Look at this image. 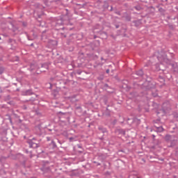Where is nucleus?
I'll list each match as a JSON object with an SVG mask.
<instances>
[{
    "label": "nucleus",
    "instance_id": "1",
    "mask_svg": "<svg viewBox=\"0 0 178 178\" xmlns=\"http://www.w3.org/2000/svg\"><path fill=\"white\" fill-rule=\"evenodd\" d=\"M27 143L29 145V148H38L40 147V141L37 140L35 138L29 140Z\"/></svg>",
    "mask_w": 178,
    "mask_h": 178
},
{
    "label": "nucleus",
    "instance_id": "2",
    "mask_svg": "<svg viewBox=\"0 0 178 178\" xmlns=\"http://www.w3.org/2000/svg\"><path fill=\"white\" fill-rule=\"evenodd\" d=\"M63 24V19L62 18H59L56 22V26H62Z\"/></svg>",
    "mask_w": 178,
    "mask_h": 178
},
{
    "label": "nucleus",
    "instance_id": "3",
    "mask_svg": "<svg viewBox=\"0 0 178 178\" xmlns=\"http://www.w3.org/2000/svg\"><path fill=\"white\" fill-rule=\"evenodd\" d=\"M157 59L160 62H165L166 63H168L169 62V60H168V58H166V57H164V58L157 57Z\"/></svg>",
    "mask_w": 178,
    "mask_h": 178
},
{
    "label": "nucleus",
    "instance_id": "4",
    "mask_svg": "<svg viewBox=\"0 0 178 178\" xmlns=\"http://www.w3.org/2000/svg\"><path fill=\"white\" fill-rule=\"evenodd\" d=\"M35 69H37V65H35V64H31L29 70H30V72H33V70H35Z\"/></svg>",
    "mask_w": 178,
    "mask_h": 178
},
{
    "label": "nucleus",
    "instance_id": "5",
    "mask_svg": "<svg viewBox=\"0 0 178 178\" xmlns=\"http://www.w3.org/2000/svg\"><path fill=\"white\" fill-rule=\"evenodd\" d=\"M136 74L137 76H143L144 75V72L143 71V70H140L136 72Z\"/></svg>",
    "mask_w": 178,
    "mask_h": 178
},
{
    "label": "nucleus",
    "instance_id": "6",
    "mask_svg": "<svg viewBox=\"0 0 178 178\" xmlns=\"http://www.w3.org/2000/svg\"><path fill=\"white\" fill-rule=\"evenodd\" d=\"M25 95H33V90L29 89L25 92Z\"/></svg>",
    "mask_w": 178,
    "mask_h": 178
},
{
    "label": "nucleus",
    "instance_id": "7",
    "mask_svg": "<svg viewBox=\"0 0 178 178\" xmlns=\"http://www.w3.org/2000/svg\"><path fill=\"white\" fill-rule=\"evenodd\" d=\"M165 141H172V136L170 135H166L165 136Z\"/></svg>",
    "mask_w": 178,
    "mask_h": 178
},
{
    "label": "nucleus",
    "instance_id": "8",
    "mask_svg": "<svg viewBox=\"0 0 178 178\" xmlns=\"http://www.w3.org/2000/svg\"><path fill=\"white\" fill-rule=\"evenodd\" d=\"M42 69H45L46 70H48V64L44 63V64H42L41 65Z\"/></svg>",
    "mask_w": 178,
    "mask_h": 178
},
{
    "label": "nucleus",
    "instance_id": "9",
    "mask_svg": "<svg viewBox=\"0 0 178 178\" xmlns=\"http://www.w3.org/2000/svg\"><path fill=\"white\" fill-rule=\"evenodd\" d=\"M134 24H135L136 27H138L140 26V24H141V23L140 22V21H135Z\"/></svg>",
    "mask_w": 178,
    "mask_h": 178
},
{
    "label": "nucleus",
    "instance_id": "10",
    "mask_svg": "<svg viewBox=\"0 0 178 178\" xmlns=\"http://www.w3.org/2000/svg\"><path fill=\"white\" fill-rule=\"evenodd\" d=\"M5 71V68L3 67H0V74H2Z\"/></svg>",
    "mask_w": 178,
    "mask_h": 178
},
{
    "label": "nucleus",
    "instance_id": "11",
    "mask_svg": "<svg viewBox=\"0 0 178 178\" xmlns=\"http://www.w3.org/2000/svg\"><path fill=\"white\" fill-rule=\"evenodd\" d=\"M157 130H158V131L161 133V131H163V127H158Z\"/></svg>",
    "mask_w": 178,
    "mask_h": 178
},
{
    "label": "nucleus",
    "instance_id": "12",
    "mask_svg": "<svg viewBox=\"0 0 178 178\" xmlns=\"http://www.w3.org/2000/svg\"><path fill=\"white\" fill-rule=\"evenodd\" d=\"M51 144L54 148H56V143H55V141L52 140Z\"/></svg>",
    "mask_w": 178,
    "mask_h": 178
},
{
    "label": "nucleus",
    "instance_id": "13",
    "mask_svg": "<svg viewBox=\"0 0 178 178\" xmlns=\"http://www.w3.org/2000/svg\"><path fill=\"white\" fill-rule=\"evenodd\" d=\"M159 11L161 12V13H163L165 12V10L162 8H159Z\"/></svg>",
    "mask_w": 178,
    "mask_h": 178
},
{
    "label": "nucleus",
    "instance_id": "14",
    "mask_svg": "<svg viewBox=\"0 0 178 178\" xmlns=\"http://www.w3.org/2000/svg\"><path fill=\"white\" fill-rule=\"evenodd\" d=\"M99 130H102L103 133H105L106 131V129H103L102 127H99Z\"/></svg>",
    "mask_w": 178,
    "mask_h": 178
},
{
    "label": "nucleus",
    "instance_id": "15",
    "mask_svg": "<svg viewBox=\"0 0 178 178\" xmlns=\"http://www.w3.org/2000/svg\"><path fill=\"white\" fill-rule=\"evenodd\" d=\"M135 8L136 9V10H141V7H140V6H136V7H135Z\"/></svg>",
    "mask_w": 178,
    "mask_h": 178
},
{
    "label": "nucleus",
    "instance_id": "16",
    "mask_svg": "<svg viewBox=\"0 0 178 178\" xmlns=\"http://www.w3.org/2000/svg\"><path fill=\"white\" fill-rule=\"evenodd\" d=\"M104 88H109V86H108V84L106 83V84H104Z\"/></svg>",
    "mask_w": 178,
    "mask_h": 178
},
{
    "label": "nucleus",
    "instance_id": "17",
    "mask_svg": "<svg viewBox=\"0 0 178 178\" xmlns=\"http://www.w3.org/2000/svg\"><path fill=\"white\" fill-rule=\"evenodd\" d=\"M8 119H9V120H10V123L12 124V118H10V116H9V117H8Z\"/></svg>",
    "mask_w": 178,
    "mask_h": 178
},
{
    "label": "nucleus",
    "instance_id": "18",
    "mask_svg": "<svg viewBox=\"0 0 178 178\" xmlns=\"http://www.w3.org/2000/svg\"><path fill=\"white\" fill-rule=\"evenodd\" d=\"M27 35V38H28V40H29V41H31V40H33V39H31L30 38V36H29V35Z\"/></svg>",
    "mask_w": 178,
    "mask_h": 178
},
{
    "label": "nucleus",
    "instance_id": "19",
    "mask_svg": "<svg viewBox=\"0 0 178 178\" xmlns=\"http://www.w3.org/2000/svg\"><path fill=\"white\" fill-rule=\"evenodd\" d=\"M22 108L24 109V111H26V109H27V106H22Z\"/></svg>",
    "mask_w": 178,
    "mask_h": 178
},
{
    "label": "nucleus",
    "instance_id": "20",
    "mask_svg": "<svg viewBox=\"0 0 178 178\" xmlns=\"http://www.w3.org/2000/svg\"><path fill=\"white\" fill-rule=\"evenodd\" d=\"M47 141H51V138L50 137H47Z\"/></svg>",
    "mask_w": 178,
    "mask_h": 178
},
{
    "label": "nucleus",
    "instance_id": "21",
    "mask_svg": "<svg viewBox=\"0 0 178 178\" xmlns=\"http://www.w3.org/2000/svg\"><path fill=\"white\" fill-rule=\"evenodd\" d=\"M109 72H110L109 69L106 70V73H109Z\"/></svg>",
    "mask_w": 178,
    "mask_h": 178
},
{
    "label": "nucleus",
    "instance_id": "22",
    "mask_svg": "<svg viewBox=\"0 0 178 178\" xmlns=\"http://www.w3.org/2000/svg\"><path fill=\"white\" fill-rule=\"evenodd\" d=\"M72 140H74V138H72V137H71V138H70V141H72Z\"/></svg>",
    "mask_w": 178,
    "mask_h": 178
},
{
    "label": "nucleus",
    "instance_id": "23",
    "mask_svg": "<svg viewBox=\"0 0 178 178\" xmlns=\"http://www.w3.org/2000/svg\"><path fill=\"white\" fill-rule=\"evenodd\" d=\"M170 147H173V142L171 143Z\"/></svg>",
    "mask_w": 178,
    "mask_h": 178
},
{
    "label": "nucleus",
    "instance_id": "24",
    "mask_svg": "<svg viewBox=\"0 0 178 178\" xmlns=\"http://www.w3.org/2000/svg\"><path fill=\"white\" fill-rule=\"evenodd\" d=\"M60 114L61 115H65V113H62V112H59Z\"/></svg>",
    "mask_w": 178,
    "mask_h": 178
},
{
    "label": "nucleus",
    "instance_id": "25",
    "mask_svg": "<svg viewBox=\"0 0 178 178\" xmlns=\"http://www.w3.org/2000/svg\"><path fill=\"white\" fill-rule=\"evenodd\" d=\"M152 95H153V97H156L157 95L156 94H154V95L153 94Z\"/></svg>",
    "mask_w": 178,
    "mask_h": 178
},
{
    "label": "nucleus",
    "instance_id": "26",
    "mask_svg": "<svg viewBox=\"0 0 178 178\" xmlns=\"http://www.w3.org/2000/svg\"><path fill=\"white\" fill-rule=\"evenodd\" d=\"M9 42H12V39H9Z\"/></svg>",
    "mask_w": 178,
    "mask_h": 178
},
{
    "label": "nucleus",
    "instance_id": "27",
    "mask_svg": "<svg viewBox=\"0 0 178 178\" xmlns=\"http://www.w3.org/2000/svg\"><path fill=\"white\" fill-rule=\"evenodd\" d=\"M101 60H104V57H102V58H101Z\"/></svg>",
    "mask_w": 178,
    "mask_h": 178
},
{
    "label": "nucleus",
    "instance_id": "28",
    "mask_svg": "<svg viewBox=\"0 0 178 178\" xmlns=\"http://www.w3.org/2000/svg\"><path fill=\"white\" fill-rule=\"evenodd\" d=\"M116 29H119V26H118V25H117V26H116Z\"/></svg>",
    "mask_w": 178,
    "mask_h": 178
},
{
    "label": "nucleus",
    "instance_id": "29",
    "mask_svg": "<svg viewBox=\"0 0 178 178\" xmlns=\"http://www.w3.org/2000/svg\"><path fill=\"white\" fill-rule=\"evenodd\" d=\"M117 15H120V13H117Z\"/></svg>",
    "mask_w": 178,
    "mask_h": 178
},
{
    "label": "nucleus",
    "instance_id": "30",
    "mask_svg": "<svg viewBox=\"0 0 178 178\" xmlns=\"http://www.w3.org/2000/svg\"><path fill=\"white\" fill-rule=\"evenodd\" d=\"M41 72H45V70H41Z\"/></svg>",
    "mask_w": 178,
    "mask_h": 178
},
{
    "label": "nucleus",
    "instance_id": "31",
    "mask_svg": "<svg viewBox=\"0 0 178 178\" xmlns=\"http://www.w3.org/2000/svg\"><path fill=\"white\" fill-rule=\"evenodd\" d=\"M4 37H7V35H3Z\"/></svg>",
    "mask_w": 178,
    "mask_h": 178
},
{
    "label": "nucleus",
    "instance_id": "32",
    "mask_svg": "<svg viewBox=\"0 0 178 178\" xmlns=\"http://www.w3.org/2000/svg\"><path fill=\"white\" fill-rule=\"evenodd\" d=\"M33 44L32 43V44H31V46L33 47Z\"/></svg>",
    "mask_w": 178,
    "mask_h": 178
},
{
    "label": "nucleus",
    "instance_id": "33",
    "mask_svg": "<svg viewBox=\"0 0 178 178\" xmlns=\"http://www.w3.org/2000/svg\"><path fill=\"white\" fill-rule=\"evenodd\" d=\"M135 177H136V178H140V177H137V176H136Z\"/></svg>",
    "mask_w": 178,
    "mask_h": 178
},
{
    "label": "nucleus",
    "instance_id": "34",
    "mask_svg": "<svg viewBox=\"0 0 178 178\" xmlns=\"http://www.w3.org/2000/svg\"><path fill=\"white\" fill-rule=\"evenodd\" d=\"M97 165H101V163H98Z\"/></svg>",
    "mask_w": 178,
    "mask_h": 178
},
{
    "label": "nucleus",
    "instance_id": "35",
    "mask_svg": "<svg viewBox=\"0 0 178 178\" xmlns=\"http://www.w3.org/2000/svg\"><path fill=\"white\" fill-rule=\"evenodd\" d=\"M0 40H2V38L0 37Z\"/></svg>",
    "mask_w": 178,
    "mask_h": 178
},
{
    "label": "nucleus",
    "instance_id": "36",
    "mask_svg": "<svg viewBox=\"0 0 178 178\" xmlns=\"http://www.w3.org/2000/svg\"><path fill=\"white\" fill-rule=\"evenodd\" d=\"M17 91H19V89H17Z\"/></svg>",
    "mask_w": 178,
    "mask_h": 178
},
{
    "label": "nucleus",
    "instance_id": "37",
    "mask_svg": "<svg viewBox=\"0 0 178 178\" xmlns=\"http://www.w3.org/2000/svg\"><path fill=\"white\" fill-rule=\"evenodd\" d=\"M175 140H173V142L175 143Z\"/></svg>",
    "mask_w": 178,
    "mask_h": 178
}]
</instances>
